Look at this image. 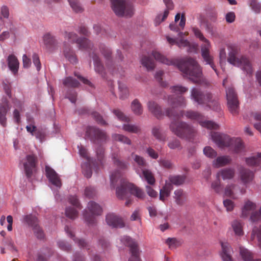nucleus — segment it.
Returning a JSON list of instances; mask_svg holds the SVG:
<instances>
[{"mask_svg": "<svg viewBox=\"0 0 261 261\" xmlns=\"http://www.w3.org/2000/svg\"><path fill=\"white\" fill-rule=\"evenodd\" d=\"M231 162V159L228 156H222L218 157L213 162V165L216 168L224 166Z\"/></svg>", "mask_w": 261, "mask_h": 261, "instance_id": "nucleus-33", "label": "nucleus"}, {"mask_svg": "<svg viewBox=\"0 0 261 261\" xmlns=\"http://www.w3.org/2000/svg\"><path fill=\"white\" fill-rule=\"evenodd\" d=\"M222 252L221 253V256L223 261H233L231 256V253L232 250L230 246H222Z\"/></svg>", "mask_w": 261, "mask_h": 261, "instance_id": "nucleus-36", "label": "nucleus"}, {"mask_svg": "<svg viewBox=\"0 0 261 261\" xmlns=\"http://www.w3.org/2000/svg\"><path fill=\"white\" fill-rule=\"evenodd\" d=\"M230 146H232L234 151L237 153L241 152L244 148L243 142L240 138L231 139Z\"/></svg>", "mask_w": 261, "mask_h": 261, "instance_id": "nucleus-40", "label": "nucleus"}, {"mask_svg": "<svg viewBox=\"0 0 261 261\" xmlns=\"http://www.w3.org/2000/svg\"><path fill=\"white\" fill-rule=\"evenodd\" d=\"M191 97L198 104L203 105L208 102L213 96L210 93L204 94L200 89L193 88L191 91Z\"/></svg>", "mask_w": 261, "mask_h": 261, "instance_id": "nucleus-13", "label": "nucleus"}, {"mask_svg": "<svg viewBox=\"0 0 261 261\" xmlns=\"http://www.w3.org/2000/svg\"><path fill=\"white\" fill-rule=\"evenodd\" d=\"M85 136L93 143L97 144L106 143L109 139L106 132L94 126L86 127Z\"/></svg>", "mask_w": 261, "mask_h": 261, "instance_id": "nucleus-7", "label": "nucleus"}, {"mask_svg": "<svg viewBox=\"0 0 261 261\" xmlns=\"http://www.w3.org/2000/svg\"><path fill=\"white\" fill-rule=\"evenodd\" d=\"M119 97L121 99L126 98L129 94L128 89L125 84L119 83Z\"/></svg>", "mask_w": 261, "mask_h": 261, "instance_id": "nucleus-49", "label": "nucleus"}, {"mask_svg": "<svg viewBox=\"0 0 261 261\" xmlns=\"http://www.w3.org/2000/svg\"><path fill=\"white\" fill-rule=\"evenodd\" d=\"M192 30L195 36L203 42V44L201 45V56L204 61L205 62L206 64L210 65L216 73L218 75L216 67L214 62V57L210 53L211 48L210 41L204 37L199 29L193 28Z\"/></svg>", "mask_w": 261, "mask_h": 261, "instance_id": "nucleus-5", "label": "nucleus"}, {"mask_svg": "<svg viewBox=\"0 0 261 261\" xmlns=\"http://www.w3.org/2000/svg\"><path fill=\"white\" fill-rule=\"evenodd\" d=\"M147 106L149 111L157 118H160L164 115L161 107L156 102L152 100L149 101Z\"/></svg>", "mask_w": 261, "mask_h": 261, "instance_id": "nucleus-21", "label": "nucleus"}, {"mask_svg": "<svg viewBox=\"0 0 261 261\" xmlns=\"http://www.w3.org/2000/svg\"><path fill=\"white\" fill-rule=\"evenodd\" d=\"M85 196L88 198H93L96 194V191L94 187L89 186L85 188Z\"/></svg>", "mask_w": 261, "mask_h": 261, "instance_id": "nucleus-59", "label": "nucleus"}, {"mask_svg": "<svg viewBox=\"0 0 261 261\" xmlns=\"http://www.w3.org/2000/svg\"><path fill=\"white\" fill-rule=\"evenodd\" d=\"M152 55L158 61L167 65L177 67L184 76L188 77L194 83L201 85L208 84L202 75V69L194 59L186 58L179 60L177 59H168L157 51H153Z\"/></svg>", "mask_w": 261, "mask_h": 261, "instance_id": "nucleus-1", "label": "nucleus"}, {"mask_svg": "<svg viewBox=\"0 0 261 261\" xmlns=\"http://www.w3.org/2000/svg\"><path fill=\"white\" fill-rule=\"evenodd\" d=\"M37 162V157L34 154H29L26 156L25 161L23 163V166L25 174L28 178H30L33 174Z\"/></svg>", "mask_w": 261, "mask_h": 261, "instance_id": "nucleus-15", "label": "nucleus"}, {"mask_svg": "<svg viewBox=\"0 0 261 261\" xmlns=\"http://www.w3.org/2000/svg\"><path fill=\"white\" fill-rule=\"evenodd\" d=\"M234 175V170L232 168H225L221 170L217 174V177L222 176L224 180L230 179L233 177Z\"/></svg>", "mask_w": 261, "mask_h": 261, "instance_id": "nucleus-30", "label": "nucleus"}, {"mask_svg": "<svg viewBox=\"0 0 261 261\" xmlns=\"http://www.w3.org/2000/svg\"><path fill=\"white\" fill-rule=\"evenodd\" d=\"M112 157L114 164L121 169H125L127 167V163L120 159V155L119 151L114 152L112 154Z\"/></svg>", "mask_w": 261, "mask_h": 261, "instance_id": "nucleus-26", "label": "nucleus"}, {"mask_svg": "<svg viewBox=\"0 0 261 261\" xmlns=\"http://www.w3.org/2000/svg\"><path fill=\"white\" fill-rule=\"evenodd\" d=\"M113 113L119 120L122 121L128 122L129 120V118L119 109L113 110Z\"/></svg>", "mask_w": 261, "mask_h": 261, "instance_id": "nucleus-56", "label": "nucleus"}, {"mask_svg": "<svg viewBox=\"0 0 261 261\" xmlns=\"http://www.w3.org/2000/svg\"><path fill=\"white\" fill-rule=\"evenodd\" d=\"M171 92L175 94H181L188 91V89L181 86H174L170 88Z\"/></svg>", "mask_w": 261, "mask_h": 261, "instance_id": "nucleus-58", "label": "nucleus"}, {"mask_svg": "<svg viewBox=\"0 0 261 261\" xmlns=\"http://www.w3.org/2000/svg\"><path fill=\"white\" fill-rule=\"evenodd\" d=\"M256 237L259 245H261V224L259 226H254L251 233V239L254 240Z\"/></svg>", "mask_w": 261, "mask_h": 261, "instance_id": "nucleus-45", "label": "nucleus"}, {"mask_svg": "<svg viewBox=\"0 0 261 261\" xmlns=\"http://www.w3.org/2000/svg\"><path fill=\"white\" fill-rule=\"evenodd\" d=\"M10 109L8 101L7 99L5 100L4 105L0 103V124L3 127H6L7 125L6 115Z\"/></svg>", "mask_w": 261, "mask_h": 261, "instance_id": "nucleus-23", "label": "nucleus"}, {"mask_svg": "<svg viewBox=\"0 0 261 261\" xmlns=\"http://www.w3.org/2000/svg\"><path fill=\"white\" fill-rule=\"evenodd\" d=\"M204 154L208 158H214L217 156V152L211 147L206 146L203 149Z\"/></svg>", "mask_w": 261, "mask_h": 261, "instance_id": "nucleus-60", "label": "nucleus"}, {"mask_svg": "<svg viewBox=\"0 0 261 261\" xmlns=\"http://www.w3.org/2000/svg\"><path fill=\"white\" fill-rule=\"evenodd\" d=\"M173 198L178 205L182 206L186 201L187 195L183 190L179 189L174 192Z\"/></svg>", "mask_w": 261, "mask_h": 261, "instance_id": "nucleus-25", "label": "nucleus"}, {"mask_svg": "<svg viewBox=\"0 0 261 261\" xmlns=\"http://www.w3.org/2000/svg\"><path fill=\"white\" fill-rule=\"evenodd\" d=\"M123 129L125 131L135 134H138L141 132L139 126L128 123L123 124Z\"/></svg>", "mask_w": 261, "mask_h": 261, "instance_id": "nucleus-46", "label": "nucleus"}, {"mask_svg": "<svg viewBox=\"0 0 261 261\" xmlns=\"http://www.w3.org/2000/svg\"><path fill=\"white\" fill-rule=\"evenodd\" d=\"M107 224L112 228H123L125 224L122 219L114 214H109L106 216Z\"/></svg>", "mask_w": 261, "mask_h": 261, "instance_id": "nucleus-17", "label": "nucleus"}, {"mask_svg": "<svg viewBox=\"0 0 261 261\" xmlns=\"http://www.w3.org/2000/svg\"><path fill=\"white\" fill-rule=\"evenodd\" d=\"M240 256L243 261H255L252 253L244 246L240 247Z\"/></svg>", "mask_w": 261, "mask_h": 261, "instance_id": "nucleus-32", "label": "nucleus"}, {"mask_svg": "<svg viewBox=\"0 0 261 261\" xmlns=\"http://www.w3.org/2000/svg\"><path fill=\"white\" fill-rule=\"evenodd\" d=\"M211 136L213 141L219 147L230 146L231 138L229 136L217 132H211Z\"/></svg>", "mask_w": 261, "mask_h": 261, "instance_id": "nucleus-14", "label": "nucleus"}, {"mask_svg": "<svg viewBox=\"0 0 261 261\" xmlns=\"http://www.w3.org/2000/svg\"><path fill=\"white\" fill-rule=\"evenodd\" d=\"M65 230L69 237H70L74 240L75 243H77L81 245H86L87 244V242L85 239L82 238L79 239L75 237L74 231L72 228L69 227L68 226H66L65 227Z\"/></svg>", "mask_w": 261, "mask_h": 261, "instance_id": "nucleus-35", "label": "nucleus"}, {"mask_svg": "<svg viewBox=\"0 0 261 261\" xmlns=\"http://www.w3.org/2000/svg\"><path fill=\"white\" fill-rule=\"evenodd\" d=\"M24 221L33 229L34 234L39 239H43L44 237V234L42 229L38 225L37 218L32 215H26L24 217Z\"/></svg>", "mask_w": 261, "mask_h": 261, "instance_id": "nucleus-12", "label": "nucleus"}, {"mask_svg": "<svg viewBox=\"0 0 261 261\" xmlns=\"http://www.w3.org/2000/svg\"><path fill=\"white\" fill-rule=\"evenodd\" d=\"M101 54L107 60H110L111 57V50L105 45H101L99 47Z\"/></svg>", "mask_w": 261, "mask_h": 261, "instance_id": "nucleus-55", "label": "nucleus"}, {"mask_svg": "<svg viewBox=\"0 0 261 261\" xmlns=\"http://www.w3.org/2000/svg\"><path fill=\"white\" fill-rule=\"evenodd\" d=\"M83 173L87 178H90L92 175V170L88 164L82 165Z\"/></svg>", "mask_w": 261, "mask_h": 261, "instance_id": "nucleus-63", "label": "nucleus"}, {"mask_svg": "<svg viewBox=\"0 0 261 261\" xmlns=\"http://www.w3.org/2000/svg\"><path fill=\"white\" fill-rule=\"evenodd\" d=\"M63 85L68 87L76 88L77 87L80 83L79 82L71 77H67L63 80Z\"/></svg>", "mask_w": 261, "mask_h": 261, "instance_id": "nucleus-48", "label": "nucleus"}, {"mask_svg": "<svg viewBox=\"0 0 261 261\" xmlns=\"http://www.w3.org/2000/svg\"><path fill=\"white\" fill-rule=\"evenodd\" d=\"M131 256L128 261H141L139 258V252L138 246H130Z\"/></svg>", "mask_w": 261, "mask_h": 261, "instance_id": "nucleus-47", "label": "nucleus"}, {"mask_svg": "<svg viewBox=\"0 0 261 261\" xmlns=\"http://www.w3.org/2000/svg\"><path fill=\"white\" fill-rule=\"evenodd\" d=\"M250 6L255 13H258L260 12L261 6L256 0H251Z\"/></svg>", "mask_w": 261, "mask_h": 261, "instance_id": "nucleus-64", "label": "nucleus"}, {"mask_svg": "<svg viewBox=\"0 0 261 261\" xmlns=\"http://www.w3.org/2000/svg\"><path fill=\"white\" fill-rule=\"evenodd\" d=\"M112 8L118 16L131 17L134 9L132 3L126 0H112Z\"/></svg>", "mask_w": 261, "mask_h": 261, "instance_id": "nucleus-6", "label": "nucleus"}, {"mask_svg": "<svg viewBox=\"0 0 261 261\" xmlns=\"http://www.w3.org/2000/svg\"><path fill=\"white\" fill-rule=\"evenodd\" d=\"M246 163L249 166H256L261 163V152L256 156L246 158Z\"/></svg>", "mask_w": 261, "mask_h": 261, "instance_id": "nucleus-41", "label": "nucleus"}, {"mask_svg": "<svg viewBox=\"0 0 261 261\" xmlns=\"http://www.w3.org/2000/svg\"><path fill=\"white\" fill-rule=\"evenodd\" d=\"M63 54L64 57L70 63L76 64L77 62V59L75 52L69 45H64L63 48Z\"/></svg>", "mask_w": 261, "mask_h": 261, "instance_id": "nucleus-24", "label": "nucleus"}, {"mask_svg": "<svg viewBox=\"0 0 261 261\" xmlns=\"http://www.w3.org/2000/svg\"><path fill=\"white\" fill-rule=\"evenodd\" d=\"M168 103L171 107L166 110V115L173 119L170 125V130L177 136L181 138L191 139L196 134V130L186 123L179 121L178 119L183 116L182 112H177L175 108L184 107L186 105L185 98L180 95L173 98L170 96L168 98Z\"/></svg>", "mask_w": 261, "mask_h": 261, "instance_id": "nucleus-2", "label": "nucleus"}, {"mask_svg": "<svg viewBox=\"0 0 261 261\" xmlns=\"http://www.w3.org/2000/svg\"><path fill=\"white\" fill-rule=\"evenodd\" d=\"M65 215L68 218L74 219L77 217L78 212L74 208L68 207L65 210Z\"/></svg>", "mask_w": 261, "mask_h": 261, "instance_id": "nucleus-53", "label": "nucleus"}, {"mask_svg": "<svg viewBox=\"0 0 261 261\" xmlns=\"http://www.w3.org/2000/svg\"><path fill=\"white\" fill-rule=\"evenodd\" d=\"M211 187L217 193H219L222 191L220 177H217V179L212 183Z\"/></svg>", "mask_w": 261, "mask_h": 261, "instance_id": "nucleus-62", "label": "nucleus"}, {"mask_svg": "<svg viewBox=\"0 0 261 261\" xmlns=\"http://www.w3.org/2000/svg\"><path fill=\"white\" fill-rule=\"evenodd\" d=\"M87 208L92 215H90L86 211L84 213V219L89 224H94L96 223V219L94 215H101L102 208L99 204L92 201L88 203Z\"/></svg>", "mask_w": 261, "mask_h": 261, "instance_id": "nucleus-10", "label": "nucleus"}, {"mask_svg": "<svg viewBox=\"0 0 261 261\" xmlns=\"http://www.w3.org/2000/svg\"><path fill=\"white\" fill-rule=\"evenodd\" d=\"M90 56L93 60L95 71L99 73H102L104 67L98 56L94 51L92 53H90Z\"/></svg>", "mask_w": 261, "mask_h": 261, "instance_id": "nucleus-31", "label": "nucleus"}, {"mask_svg": "<svg viewBox=\"0 0 261 261\" xmlns=\"http://www.w3.org/2000/svg\"><path fill=\"white\" fill-rule=\"evenodd\" d=\"M111 188L114 189L115 187L120 184L116 189V194L119 199H127L125 206H128L132 203V200L128 199V194L135 196L139 199H143L145 197L144 192L134 184L128 182L123 177L122 173L119 170L113 172L110 176Z\"/></svg>", "mask_w": 261, "mask_h": 261, "instance_id": "nucleus-3", "label": "nucleus"}, {"mask_svg": "<svg viewBox=\"0 0 261 261\" xmlns=\"http://www.w3.org/2000/svg\"><path fill=\"white\" fill-rule=\"evenodd\" d=\"M8 66L10 71L14 74H16L18 72L19 62L17 57L12 54L10 55L7 58Z\"/></svg>", "mask_w": 261, "mask_h": 261, "instance_id": "nucleus-22", "label": "nucleus"}, {"mask_svg": "<svg viewBox=\"0 0 261 261\" xmlns=\"http://www.w3.org/2000/svg\"><path fill=\"white\" fill-rule=\"evenodd\" d=\"M131 156L134 162L138 166L139 168L138 169L140 171L146 167L147 163L143 157L137 155L134 153H132Z\"/></svg>", "mask_w": 261, "mask_h": 261, "instance_id": "nucleus-34", "label": "nucleus"}, {"mask_svg": "<svg viewBox=\"0 0 261 261\" xmlns=\"http://www.w3.org/2000/svg\"><path fill=\"white\" fill-rule=\"evenodd\" d=\"M142 65L146 68L147 70H152L155 67L154 61L150 57L144 56L141 59Z\"/></svg>", "mask_w": 261, "mask_h": 261, "instance_id": "nucleus-42", "label": "nucleus"}, {"mask_svg": "<svg viewBox=\"0 0 261 261\" xmlns=\"http://www.w3.org/2000/svg\"><path fill=\"white\" fill-rule=\"evenodd\" d=\"M227 106L230 112L233 115H237L239 112V102L233 87H229L226 90Z\"/></svg>", "mask_w": 261, "mask_h": 261, "instance_id": "nucleus-9", "label": "nucleus"}, {"mask_svg": "<svg viewBox=\"0 0 261 261\" xmlns=\"http://www.w3.org/2000/svg\"><path fill=\"white\" fill-rule=\"evenodd\" d=\"M79 113L80 114H90L97 123L101 125H106L107 124L102 117L97 112H91L86 108H82L79 110Z\"/></svg>", "mask_w": 261, "mask_h": 261, "instance_id": "nucleus-18", "label": "nucleus"}, {"mask_svg": "<svg viewBox=\"0 0 261 261\" xmlns=\"http://www.w3.org/2000/svg\"><path fill=\"white\" fill-rule=\"evenodd\" d=\"M227 61L231 64L241 68L247 74L252 75L253 69L249 60L244 56H239V50L231 47L228 54Z\"/></svg>", "mask_w": 261, "mask_h": 261, "instance_id": "nucleus-4", "label": "nucleus"}, {"mask_svg": "<svg viewBox=\"0 0 261 261\" xmlns=\"http://www.w3.org/2000/svg\"><path fill=\"white\" fill-rule=\"evenodd\" d=\"M113 138L115 141H118L119 142H122L124 144H126L128 145L131 144V140L127 137L120 134H114L112 136Z\"/></svg>", "mask_w": 261, "mask_h": 261, "instance_id": "nucleus-51", "label": "nucleus"}, {"mask_svg": "<svg viewBox=\"0 0 261 261\" xmlns=\"http://www.w3.org/2000/svg\"><path fill=\"white\" fill-rule=\"evenodd\" d=\"M185 115L188 118L198 121L203 127L210 129H217L219 127L218 125L213 121L209 120L202 121L203 119V116L198 112L190 111H187Z\"/></svg>", "mask_w": 261, "mask_h": 261, "instance_id": "nucleus-11", "label": "nucleus"}, {"mask_svg": "<svg viewBox=\"0 0 261 261\" xmlns=\"http://www.w3.org/2000/svg\"><path fill=\"white\" fill-rule=\"evenodd\" d=\"M206 105L210 108L216 111H219L220 109V106L217 100L213 99L212 98L209 99V101L207 102Z\"/></svg>", "mask_w": 261, "mask_h": 261, "instance_id": "nucleus-57", "label": "nucleus"}, {"mask_svg": "<svg viewBox=\"0 0 261 261\" xmlns=\"http://www.w3.org/2000/svg\"><path fill=\"white\" fill-rule=\"evenodd\" d=\"M136 172L142 179L146 180L149 185L151 186L155 184V178L150 170L145 168L140 171L139 169H137Z\"/></svg>", "mask_w": 261, "mask_h": 261, "instance_id": "nucleus-19", "label": "nucleus"}, {"mask_svg": "<svg viewBox=\"0 0 261 261\" xmlns=\"http://www.w3.org/2000/svg\"><path fill=\"white\" fill-rule=\"evenodd\" d=\"M45 169L46 176L49 182L57 187L60 188L62 182L57 173L48 166H45Z\"/></svg>", "mask_w": 261, "mask_h": 261, "instance_id": "nucleus-16", "label": "nucleus"}, {"mask_svg": "<svg viewBox=\"0 0 261 261\" xmlns=\"http://www.w3.org/2000/svg\"><path fill=\"white\" fill-rule=\"evenodd\" d=\"M3 89L6 93V94L8 95V96L10 98H12V93H11V85L9 81L7 80H5L3 82Z\"/></svg>", "mask_w": 261, "mask_h": 261, "instance_id": "nucleus-54", "label": "nucleus"}, {"mask_svg": "<svg viewBox=\"0 0 261 261\" xmlns=\"http://www.w3.org/2000/svg\"><path fill=\"white\" fill-rule=\"evenodd\" d=\"M120 241L124 245H137L136 241L128 236H124L121 237Z\"/></svg>", "mask_w": 261, "mask_h": 261, "instance_id": "nucleus-61", "label": "nucleus"}, {"mask_svg": "<svg viewBox=\"0 0 261 261\" xmlns=\"http://www.w3.org/2000/svg\"><path fill=\"white\" fill-rule=\"evenodd\" d=\"M238 189V187L236 185L231 184L230 185H228L225 189V195L226 196L231 197L233 199H236L237 197L235 196L234 192H237V191Z\"/></svg>", "mask_w": 261, "mask_h": 261, "instance_id": "nucleus-44", "label": "nucleus"}, {"mask_svg": "<svg viewBox=\"0 0 261 261\" xmlns=\"http://www.w3.org/2000/svg\"><path fill=\"white\" fill-rule=\"evenodd\" d=\"M72 10L76 13H81L83 11L84 9L79 3L75 0H68Z\"/></svg>", "mask_w": 261, "mask_h": 261, "instance_id": "nucleus-50", "label": "nucleus"}, {"mask_svg": "<svg viewBox=\"0 0 261 261\" xmlns=\"http://www.w3.org/2000/svg\"><path fill=\"white\" fill-rule=\"evenodd\" d=\"M43 41L45 47L48 50H53L58 44L55 37L50 33H46L43 37Z\"/></svg>", "mask_w": 261, "mask_h": 261, "instance_id": "nucleus-20", "label": "nucleus"}, {"mask_svg": "<svg viewBox=\"0 0 261 261\" xmlns=\"http://www.w3.org/2000/svg\"><path fill=\"white\" fill-rule=\"evenodd\" d=\"M253 172L249 170L242 168L240 170V177L242 181L246 184L251 181L253 178Z\"/></svg>", "mask_w": 261, "mask_h": 261, "instance_id": "nucleus-28", "label": "nucleus"}, {"mask_svg": "<svg viewBox=\"0 0 261 261\" xmlns=\"http://www.w3.org/2000/svg\"><path fill=\"white\" fill-rule=\"evenodd\" d=\"M65 38L72 43L76 42L78 44L79 48L82 50H92L93 44L86 38H79L76 34L73 32L65 33Z\"/></svg>", "mask_w": 261, "mask_h": 261, "instance_id": "nucleus-8", "label": "nucleus"}, {"mask_svg": "<svg viewBox=\"0 0 261 261\" xmlns=\"http://www.w3.org/2000/svg\"><path fill=\"white\" fill-rule=\"evenodd\" d=\"M231 226L236 236H242L244 234L243 224L241 221L234 220L232 221Z\"/></svg>", "mask_w": 261, "mask_h": 261, "instance_id": "nucleus-29", "label": "nucleus"}, {"mask_svg": "<svg viewBox=\"0 0 261 261\" xmlns=\"http://www.w3.org/2000/svg\"><path fill=\"white\" fill-rule=\"evenodd\" d=\"M255 204L250 200H247L245 202L244 205L242 208V215L243 217H247L251 212L255 208Z\"/></svg>", "mask_w": 261, "mask_h": 261, "instance_id": "nucleus-38", "label": "nucleus"}, {"mask_svg": "<svg viewBox=\"0 0 261 261\" xmlns=\"http://www.w3.org/2000/svg\"><path fill=\"white\" fill-rule=\"evenodd\" d=\"M152 135L158 140L165 142L166 140V135L162 132L161 127L159 126H154L152 129Z\"/></svg>", "mask_w": 261, "mask_h": 261, "instance_id": "nucleus-39", "label": "nucleus"}, {"mask_svg": "<svg viewBox=\"0 0 261 261\" xmlns=\"http://www.w3.org/2000/svg\"><path fill=\"white\" fill-rule=\"evenodd\" d=\"M185 178V176L184 175L170 176L168 182H170L171 185H174L178 186L182 185L184 182Z\"/></svg>", "mask_w": 261, "mask_h": 261, "instance_id": "nucleus-43", "label": "nucleus"}, {"mask_svg": "<svg viewBox=\"0 0 261 261\" xmlns=\"http://www.w3.org/2000/svg\"><path fill=\"white\" fill-rule=\"evenodd\" d=\"M173 189V186L168 181H166L165 186L160 190V199L164 201L165 198L170 195V192Z\"/></svg>", "mask_w": 261, "mask_h": 261, "instance_id": "nucleus-27", "label": "nucleus"}, {"mask_svg": "<svg viewBox=\"0 0 261 261\" xmlns=\"http://www.w3.org/2000/svg\"><path fill=\"white\" fill-rule=\"evenodd\" d=\"M168 146L171 149L180 150L182 148L180 141L176 138L170 140L168 143Z\"/></svg>", "mask_w": 261, "mask_h": 261, "instance_id": "nucleus-52", "label": "nucleus"}, {"mask_svg": "<svg viewBox=\"0 0 261 261\" xmlns=\"http://www.w3.org/2000/svg\"><path fill=\"white\" fill-rule=\"evenodd\" d=\"M131 109L134 114L138 116L141 115L143 112L142 106L137 99H134L132 102Z\"/></svg>", "mask_w": 261, "mask_h": 261, "instance_id": "nucleus-37", "label": "nucleus"}]
</instances>
